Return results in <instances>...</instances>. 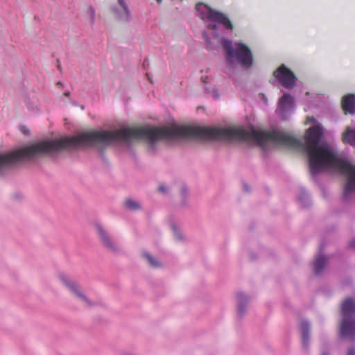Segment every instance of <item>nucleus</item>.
Segmentation results:
<instances>
[{
  "label": "nucleus",
  "mask_w": 355,
  "mask_h": 355,
  "mask_svg": "<svg viewBox=\"0 0 355 355\" xmlns=\"http://www.w3.org/2000/svg\"><path fill=\"white\" fill-rule=\"evenodd\" d=\"M223 47L226 53L227 64L232 65L236 61L242 67L249 68L253 62V55L250 48L243 42H236L232 44L230 40H225Z\"/></svg>",
  "instance_id": "nucleus-1"
},
{
  "label": "nucleus",
  "mask_w": 355,
  "mask_h": 355,
  "mask_svg": "<svg viewBox=\"0 0 355 355\" xmlns=\"http://www.w3.org/2000/svg\"><path fill=\"white\" fill-rule=\"evenodd\" d=\"M343 321L340 325V336L351 339L355 338V301L347 298L342 304Z\"/></svg>",
  "instance_id": "nucleus-2"
},
{
  "label": "nucleus",
  "mask_w": 355,
  "mask_h": 355,
  "mask_svg": "<svg viewBox=\"0 0 355 355\" xmlns=\"http://www.w3.org/2000/svg\"><path fill=\"white\" fill-rule=\"evenodd\" d=\"M196 9L198 12V15L202 19H207L211 21L217 22L223 25L227 30H233L234 26L232 21L228 17L223 13L218 12L202 3H197Z\"/></svg>",
  "instance_id": "nucleus-3"
},
{
  "label": "nucleus",
  "mask_w": 355,
  "mask_h": 355,
  "mask_svg": "<svg viewBox=\"0 0 355 355\" xmlns=\"http://www.w3.org/2000/svg\"><path fill=\"white\" fill-rule=\"evenodd\" d=\"M273 76L286 88H291L295 85L296 80L295 74L283 64L273 72Z\"/></svg>",
  "instance_id": "nucleus-4"
},
{
  "label": "nucleus",
  "mask_w": 355,
  "mask_h": 355,
  "mask_svg": "<svg viewBox=\"0 0 355 355\" xmlns=\"http://www.w3.org/2000/svg\"><path fill=\"white\" fill-rule=\"evenodd\" d=\"M98 236L103 246L109 251L115 252L119 250V247L115 244L109 234L100 225H96Z\"/></svg>",
  "instance_id": "nucleus-5"
},
{
  "label": "nucleus",
  "mask_w": 355,
  "mask_h": 355,
  "mask_svg": "<svg viewBox=\"0 0 355 355\" xmlns=\"http://www.w3.org/2000/svg\"><path fill=\"white\" fill-rule=\"evenodd\" d=\"M60 279L63 284L70 290V291L74 293L83 301L85 306L89 307L94 304V303H92L89 299L86 297V296L80 293L77 285L74 282H69L64 275L60 276Z\"/></svg>",
  "instance_id": "nucleus-6"
},
{
  "label": "nucleus",
  "mask_w": 355,
  "mask_h": 355,
  "mask_svg": "<svg viewBox=\"0 0 355 355\" xmlns=\"http://www.w3.org/2000/svg\"><path fill=\"white\" fill-rule=\"evenodd\" d=\"M342 109L345 114H355V94H349L344 96L341 101Z\"/></svg>",
  "instance_id": "nucleus-7"
},
{
  "label": "nucleus",
  "mask_w": 355,
  "mask_h": 355,
  "mask_svg": "<svg viewBox=\"0 0 355 355\" xmlns=\"http://www.w3.org/2000/svg\"><path fill=\"white\" fill-rule=\"evenodd\" d=\"M342 141L344 144H349L355 146V130L347 128L342 135Z\"/></svg>",
  "instance_id": "nucleus-8"
},
{
  "label": "nucleus",
  "mask_w": 355,
  "mask_h": 355,
  "mask_svg": "<svg viewBox=\"0 0 355 355\" xmlns=\"http://www.w3.org/2000/svg\"><path fill=\"white\" fill-rule=\"evenodd\" d=\"M327 263V259L325 257L319 254L313 263L314 271L316 275H319L324 268Z\"/></svg>",
  "instance_id": "nucleus-9"
},
{
  "label": "nucleus",
  "mask_w": 355,
  "mask_h": 355,
  "mask_svg": "<svg viewBox=\"0 0 355 355\" xmlns=\"http://www.w3.org/2000/svg\"><path fill=\"white\" fill-rule=\"evenodd\" d=\"M279 106L284 110H288L293 107V98L288 94H284L279 100Z\"/></svg>",
  "instance_id": "nucleus-10"
},
{
  "label": "nucleus",
  "mask_w": 355,
  "mask_h": 355,
  "mask_svg": "<svg viewBox=\"0 0 355 355\" xmlns=\"http://www.w3.org/2000/svg\"><path fill=\"white\" fill-rule=\"evenodd\" d=\"M301 330L303 345L306 346L309 339V324L306 322H302L301 323Z\"/></svg>",
  "instance_id": "nucleus-11"
},
{
  "label": "nucleus",
  "mask_w": 355,
  "mask_h": 355,
  "mask_svg": "<svg viewBox=\"0 0 355 355\" xmlns=\"http://www.w3.org/2000/svg\"><path fill=\"white\" fill-rule=\"evenodd\" d=\"M237 300H238V304H239V313L240 314H243L244 312V304L247 302V297L243 293H238L237 294Z\"/></svg>",
  "instance_id": "nucleus-12"
},
{
  "label": "nucleus",
  "mask_w": 355,
  "mask_h": 355,
  "mask_svg": "<svg viewBox=\"0 0 355 355\" xmlns=\"http://www.w3.org/2000/svg\"><path fill=\"white\" fill-rule=\"evenodd\" d=\"M125 205L128 209L130 210H137L141 208L139 204L132 199H127L125 201Z\"/></svg>",
  "instance_id": "nucleus-13"
},
{
  "label": "nucleus",
  "mask_w": 355,
  "mask_h": 355,
  "mask_svg": "<svg viewBox=\"0 0 355 355\" xmlns=\"http://www.w3.org/2000/svg\"><path fill=\"white\" fill-rule=\"evenodd\" d=\"M145 257L149 261L151 266L155 267V268L159 266V265H160L159 263L157 261L155 260L154 258L150 254H148V253L145 254Z\"/></svg>",
  "instance_id": "nucleus-14"
},
{
  "label": "nucleus",
  "mask_w": 355,
  "mask_h": 355,
  "mask_svg": "<svg viewBox=\"0 0 355 355\" xmlns=\"http://www.w3.org/2000/svg\"><path fill=\"white\" fill-rule=\"evenodd\" d=\"M118 2L119 3V5L123 8L125 12L128 15L129 10H128L127 6L125 5V1L124 0H118Z\"/></svg>",
  "instance_id": "nucleus-15"
},
{
  "label": "nucleus",
  "mask_w": 355,
  "mask_h": 355,
  "mask_svg": "<svg viewBox=\"0 0 355 355\" xmlns=\"http://www.w3.org/2000/svg\"><path fill=\"white\" fill-rule=\"evenodd\" d=\"M208 28L211 30L216 31L217 30V26L216 24H209L208 26Z\"/></svg>",
  "instance_id": "nucleus-16"
},
{
  "label": "nucleus",
  "mask_w": 355,
  "mask_h": 355,
  "mask_svg": "<svg viewBox=\"0 0 355 355\" xmlns=\"http://www.w3.org/2000/svg\"><path fill=\"white\" fill-rule=\"evenodd\" d=\"M173 231H174V233H175V235L177 238V239H180V234L178 233V230L176 228L173 227Z\"/></svg>",
  "instance_id": "nucleus-17"
},
{
  "label": "nucleus",
  "mask_w": 355,
  "mask_h": 355,
  "mask_svg": "<svg viewBox=\"0 0 355 355\" xmlns=\"http://www.w3.org/2000/svg\"><path fill=\"white\" fill-rule=\"evenodd\" d=\"M159 191L160 192L164 193L166 191V188L164 186H160L159 187Z\"/></svg>",
  "instance_id": "nucleus-18"
},
{
  "label": "nucleus",
  "mask_w": 355,
  "mask_h": 355,
  "mask_svg": "<svg viewBox=\"0 0 355 355\" xmlns=\"http://www.w3.org/2000/svg\"><path fill=\"white\" fill-rule=\"evenodd\" d=\"M347 355H355V351L353 349L349 350Z\"/></svg>",
  "instance_id": "nucleus-19"
},
{
  "label": "nucleus",
  "mask_w": 355,
  "mask_h": 355,
  "mask_svg": "<svg viewBox=\"0 0 355 355\" xmlns=\"http://www.w3.org/2000/svg\"><path fill=\"white\" fill-rule=\"evenodd\" d=\"M350 247L352 248H355V239L354 240H352L351 242H350V244H349Z\"/></svg>",
  "instance_id": "nucleus-20"
},
{
  "label": "nucleus",
  "mask_w": 355,
  "mask_h": 355,
  "mask_svg": "<svg viewBox=\"0 0 355 355\" xmlns=\"http://www.w3.org/2000/svg\"><path fill=\"white\" fill-rule=\"evenodd\" d=\"M64 95L67 97H69L70 96V92L69 91L64 92Z\"/></svg>",
  "instance_id": "nucleus-21"
},
{
  "label": "nucleus",
  "mask_w": 355,
  "mask_h": 355,
  "mask_svg": "<svg viewBox=\"0 0 355 355\" xmlns=\"http://www.w3.org/2000/svg\"><path fill=\"white\" fill-rule=\"evenodd\" d=\"M57 85H58V86H62V83H61V82H58V83H57Z\"/></svg>",
  "instance_id": "nucleus-22"
},
{
  "label": "nucleus",
  "mask_w": 355,
  "mask_h": 355,
  "mask_svg": "<svg viewBox=\"0 0 355 355\" xmlns=\"http://www.w3.org/2000/svg\"><path fill=\"white\" fill-rule=\"evenodd\" d=\"M156 1H157V3H160L162 0H156Z\"/></svg>",
  "instance_id": "nucleus-23"
},
{
  "label": "nucleus",
  "mask_w": 355,
  "mask_h": 355,
  "mask_svg": "<svg viewBox=\"0 0 355 355\" xmlns=\"http://www.w3.org/2000/svg\"><path fill=\"white\" fill-rule=\"evenodd\" d=\"M322 355H328L326 352L322 354Z\"/></svg>",
  "instance_id": "nucleus-24"
}]
</instances>
